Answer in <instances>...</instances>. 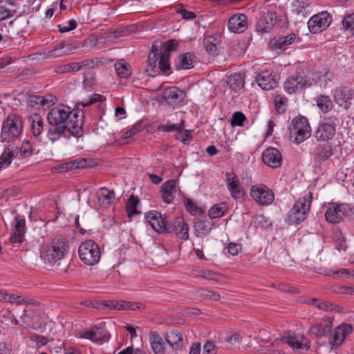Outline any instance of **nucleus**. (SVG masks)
<instances>
[{
  "label": "nucleus",
  "mask_w": 354,
  "mask_h": 354,
  "mask_svg": "<svg viewBox=\"0 0 354 354\" xmlns=\"http://www.w3.org/2000/svg\"><path fill=\"white\" fill-rule=\"evenodd\" d=\"M262 160L268 166L277 168L281 165L282 156L277 149L270 147L265 150L262 153Z\"/></svg>",
  "instance_id": "18"
},
{
  "label": "nucleus",
  "mask_w": 354,
  "mask_h": 354,
  "mask_svg": "<svg viewBox=\"0 0 354 354\" xmlns=\"http://www.w3.org/2000/svg\"><path fill=\"white\" fill-rule=\"evenodd\" d=\"M225 181L233 198L239 199L243 197L244 194L243 187L239 177L233 171L226 172Z\"/></svg>",
  "instance_id": "13"
},
{
  "label": "nucleus",
  "mask_w": 354,
  "mask_h": 354,
  "mask_svg": "<svg viewBox=\"0 0 354 354\" xmlns=\"http://www.w3.org/2000/svg\"><path fill=\"white\" fill-rule=\"evenodd\" d=\"M283 345L288 344L293 351L303 353L310 348V342L304 335L296 334L293 331H287L281 338Z\"/></svg>",
  "instance_id": "7"
},
{
  "label": "nucleus",
  "mask_w": 354,
  "mask_h": 354,
  "mask_svg": "<svg viewBox=\"0 0 354 354\" xmlns=\"http://www.w3.org/2000/svg\"><path fill=\"white\" fill-rule=\"evenodd\" d=\"M149 341L151 348L155 354H165L164 343L162 338L156 332H151Z\"/></svg>",
  "instance_id": "31"
},
{
  "label": "nucleus",
  "mask_w": 354,
  "mask_h": 354,
  "mask_svg": "<svg viewBox=\"0 0 354 354\" xmlns=\"http://www.w3.org/2000/svg\"><path fill=\"white\" fill-rule=\"evenodd\" d=\"M145 218L151 227L158 234L167 231L169 223L166 217L157 211H150L146 214Z\"/></svg>",
  "instance_id": "15"
},
{
  "label": "nucleus",
  "mask_w": 354,
  "mask_h": 354,
  "mask_svg": "<svg viewBox=\"0 0 354 354\" xmlns=\"http://www.w3.org/2000/svg\"><path fill=\"white\" fill-rule=\"evenodd\" d=\"M335 236V244L337 250L339 251H345L347 248V246L345 243L344 237L342 235L341 232H337Z\"/></svg>",
  "instance_id": "56"
},
{
  "label": "nucleus",
  "mask_w": 354,
  "mask_h": 354,
  "mask_svg": "<svg viewBox=\"0 0 354 354\" xmlns=\"http://www.w3.org/2000/svg\"><path fill=\"white\" fill-rule=\"evenodd\" d=\"M352 331L353 326L351 324L346 323L340 324L335 329L331 344L333 346H339Z\"/></svg>",
  "instance_id": "21"
},
{
  "label": "nucleus",
  "mask_w": 354,
  "mask_h": 354,
  "mask_svg": "<svg viewBox=\"0 0 354 354\" xmlns=\"http://www.w3.org/2000/svg\"><path fill=\"white\" fill-rule=\"evenodd\" d=\"M338 119L335 116L324 118L315 132L317 140L325 141L330 140L335 134Z\"/></svg>",
  "instance_id": "8"
},
{
  "label": "nucleus",
  "mask_w": 354,
  "mask_h": 354,
  "mask_svg": "<svg viewBox=\"0 0 354 354\" xmlns=\"http://www.w3.org/2000/svg\"><path fill=\"white\" fill-rule=\"evenodd\" d=\"M80 70L84 69V68H94L95 66L97 65L98 61L95 59H85L80 62H78Z\"/></svg>",
  "instance_id": "57"
},
{
  "label": "nucleus",
  "mask_w": 354,
  "mask_h": 354,
  "mask_svg": "<svg viewBox=\"0 0 354 354\" xmlns=\"http://www.w3.org/2000/svg\"><path fill=\"white\" fill-rule=\"evenodd\" d=\"M177 42L175 40H169L165 43V53L164 54H168L169 55V53L171 51H174L176 50V48L177 46Z\"/></svg>",
  "instance_id": "59"
},
{
  "label": "nucleus",
  "mask_w": 354,
  "mask_h": 354,
  "mask_svg": "<svg viewBox=\"0 0 354 354\" xmlns=\"http://www.w3.org/2000/svg\"><path fill=\"white\" fill-rule=\"evenodd\" d=\"M317 106L325 113L328 112L333 108V103L327 95H320L317 100Z\"/></svg>",
  "instance_id": "42"
},
{
  "label": "nucleus",
  "mask_w": 354,
  "mask_h": 354,
  "mask_svg": "<svg viewBox=\"0 0 354 354\" xmlns=\"http://www.w3.org/2000/svg\"><path fill=\"white\" fill-rule=\"evenodd\" d=\"M250 195L252 200L262 206L272 204L274 199L272 191L263 184L252 185L250 188Z\"/></svg>",
  "instance_id": "9"
},
{
  "label": "nucleus",
  "mask_w": 354,
  "mask_h": 354,
  "mask_svg": "<svg viewBox=\"0 0 354 354\" xmlns=\"http://www.w3.org/2000/svg\"><path fill=\"white\" fill-rule=\"evenodd\" d=\"M26 232L25 219L20 216H17L15 218L14 232L10 238L12 243H21L24 240Z\"/></svg>",
  "instance_id": "24"
},
{
  "label": "nucleus",
  "mask_w": 354,
  "mask_h": 354,
  "mask_svg": "<svg viewBox=\"0 0 354 354\" xmlns=\"http://www.w3.org/2000/svg\"><path fill=\"white\" fill-rule=\"evenodd\" d=\"M115 69L118 75L122 78H127L131 74L130 65L123 59L118 60L115 62Z\"/></svg>",
  "instance_id": "35"
},
{
  "label": "nucleus",
  "mask_w": 354,
  "mask_h": 354,
  "mask_svg": "<svg viewBox=\"0 0 354 354\" xmlns=\"http://www.w3.org/2000/svg\"><path fill=\"white\" fill-rule=\"evenodd\" d=\"M78 253L81 261L88 266L96 264L101 256L98 245L92 240L83 242L79 247Z\"/></svg>",
  "instance_id": "6"
},
{
  "label": "nucleus",
  "mask_w": 354,
  "mask_h": 354,
  "mask_svg": "<svg viewBox=\"0 0 354 354\" xmlns=\"http://www.w3.org/2000/svg\"><path fill=\"white\" fill-rule=\"evenodd\" d=\"M94 80V76L91 72H87L84 73L83 84L85 88H91Z\"/></svg>",
  "instance_id": "58"
},
{
  "label": "nucleus",
  "mask_w": 354,
  "mask_h": 354,
  "mask_svg": "<svg viewBox=\"0 0 354 354\" xmlns=\"http://www.w3.org/2000/svg\"><path fill=\"white\" fill-rule=\"evenodd\" d=\"M18 156V147L10 145L0 156V171L8 167L12 160Z\"/></svg>",
  "instance_id": "25"
},
{
  "label": "nucleus",
  "mask_w": 354,
  "mask_h": 354,
  "mask_svg": "<svg viewBox=\"0 0 354 354\" xmlns=\"http://www.w3.org/2000/svg\"><path fill=\"white\" fill-rule=\"evenodd\" d=\"M227 84L232 89L239 91L243 88L244 80L241 74L236 73L228 77Z\"/></svg>",
  "instance_id": "38"
},
{
  "label": "nucleus",
  "mask_w": 354,
  "mask_h": 354,
  "mask_svg": "<svg viewBox=\"0 0 354 354\" xmlns=\"http://www.w3.org/2000/svg\"><path fill=\"white\" fill-rule=\"evenodd\" d=\"M77 27V22L75 20H70L65 24L58 26L60 32H67L74 30Z\"/></svg>",
  "instance_id": "54"
},
{
  "label": "nucleus",
  "mask_w": 354,
  "mask_h": 354,
  "mask_svg": "<svg viewBox=\"0 0 354 354\" xmlns=\"http://www.w3.org/2000/svg\"><path fill=\"white\" fill-rule=\"evenodd\" d=\"M160 55L157 48L153 47L151 52L149 55L148 62L151 67L154 68L156 66V62L159 60Z\"/></svg>",
  "instance_id": "55"
},
{
  "label": "nucleus",
  "mask_w": 354,
  "mask_h": 354,
  "mask_svg": "<svg viewBox=\"0 0 354 354\" xmlns=\"http://www.w3.org/2000/svg\"><path fill=\"white\" fill-rule=\"evenodd\" d=\"M30 129L34 136H39L44 130V121L39 114H33L28 117Z\"/></svg>",
  "instance_id": "30"
},
{
  "label": "nucleus",
  "mask_w": 354,
  "mask_h": 354,
  "mask_svg": "<svg viewBox=\"0 0 354 354\" xmlns=\"http://www.w3.org/2000/svg\"><path fill=\"white\" fill-rule=\"evenodd\" d=\"M176 181L168 180L161 186L162 198L167 203H171L174 199V194L177 192Z\"/></svg>",
  "instance_id": "27"
},
{
  "label": "nucleus",
  "mask_w": 354,
  "mask_h": 354,
  "mask_svg": "<svg viewBox=\"0 0 354 354\" xmlns=\"http://www.w3.org/2000/svg\"><path fill=\"white\" fill-rule=\"evenodd\" d=\"M277 19V15L273 12H268L263 15L257 23V31L259 32H268L275 25Z\"/></svg>",
  "instance_id": "19"
},
{
  "label": "nucleus",
  "mask_w": 354,
  "mask_h": 354,
  "mask_svg": "<svg viewBox=\"0 0 354 354\" xmlns=\"http://www.w3.org/2000/svg\"><path fill=\"white\" fill-rule=\"evenodd\" d=\"M21 319L27 327L37 329L41 326L33 310H24L23 315L21 316Z\"/></svg>",
  "instance_id": "32"
},
{
  "label": "nucleus",
  "mask_w": 354,
  "mask_h": 354,
  "mask_svg": "<svg viewBox=\"0 0 354 354\" xmlns=\"http://www.w3.org/2000/svg\"><path fill=\"white\" fill-rule=\"evenodd\" d=\"M158 65L161 71H167L170 68L169 55L168 54L163 53L160 56Z\"/></svg>",
  "instance_id": "53"
},
{
  "label": "nucleus",
  "mask_w": 354,
  "mask_h": 354,
  "mask_svg": "<svg viewBox=\"0 0 354 354\" xmlns=\"http://www.w3.org/2000/svg\"><path fill=\"white\" fill-rule=\"evenodd\" d=\"M166 232H174L179 239L184 241L189 239V226L181 218H175L172 225L169 224Z\"/></svg>",
  "instance_id": "17"
},
{
  "label": "nucleus",
  "mask_w": 354,
  "mask_h": 354,
  "mask_svg": "<svg viewBox=\"0 0 354 354\" xmlns=\"http://www.w3.org/2000/svg\"><path fill=\"white\" fill-rule=\"evenodd\" d=\"M211 230L210 224L204 221H200L195 224V234L197 237L207 235Z\"/></svg>",
  "instance_id": "40"
},
{
  "label": "nucleus",
  "mask_w": 354,
  "mask_h": 354,
  "mask_svg": "<svg viewBox=\"0 0 354 354\" xmlns=\"http://www.w3.org/2000/svg\"><path fill=\"white\" fill-rule=\"evenodd\" d=\"M333 98L339 106L348 109L354 98V89L348 86L338 87L334 91Z\"/></svg>",
  "instance_id": "12"
},
{
  "label": "nucleus",
  "mask_w": 354,
  "mask_h": 354,
  "mask_svg": "<svg viewBox=\"0 0 354 354\" xmlns=\"http://www.w3.org/2000/svg\"><path fill=\"white\" fill-rule=\"evenodd\" d=\"M196 277H201L209 280L217 281L219 279V274L209 270H198L194 271Z\"/></svg>",
  "instance_id": "43"
},
{
  "label": "nucleus",
  "mask_w": 354,
  "mask_h": 354,
  "mask_svg": "<svg viewBox=\"0 0 354 354\" xmlns=\"http://www.w3.org/2000/svg\"><path fill=\"white\" fill-rule=\"evenodd\" d=\"M342 24L346 30L354 31V14L346 16L342 21Z\"/></svg>",
  "instance_id": "52"
},
{
  "label": "nucleus",
  "mask_w": 354,
  "mask_h": 354,
  "mask_svg": "<svg viewBox=\"0 0 354 354\" xmlns=\"http://www.w3.org/2000/svg\"><path fill=\"white\" fill-rule=\"evenodd\" d=\"M84 113L82 109L71 110L68 106L61 104L50 110L47 115L49 129L47 136L52 142L58 140L66 131L74 136L82 132Z\"/></svg>",
  "instance_id": "1"
},
{
  "label": "nucleus",
  "mask_w": 354,
  "mask_h": 354,
  "mask_svg": "<svg viewBox=\"0 0 354 354\" xmlns=\"http://www.w3.org/2000/svg\"><path fill=\"white\" fill-rule=\"evenodd\" d=\"M282 346L281 339H277L271 344L263 348L261 352L263 354H285L284 351L281 348Z\"/></svg>",
  "instance_id": "37"
},
{
  "label": "nucleus",
  "mask_w": 354,
  "mask_h": 354,
  "mask_svg": "<svg viewBox=\"0 0 354 354\" xmlns=\"http://www.w3.org/2000/svg\"><path fill=\"white\" fill-rule=\"evenodd\" d=\"M227 210L226 204L224 203L216 204L208 211V215L211 218H216L223 216Z\"/></svg>",
  "instance_id": "41"
},
{
  "label": "nucleus",
  "mask_w": 354,
  "mask_h": 354,
  "mask_svg": "<svg viewBox=\"0 0 354 354\" xmlns=\"http://www.w3.org/2000/svg\"><path fill=\"white\" fill-rule=\"evenodd\" d=\"M185 205L187 209L192 214H196L199 212L198 207L190 200L186 199Z\"/></svg>",
  "instance_id": "61"
},
{
  "label": "nucleus",
  "mask_w": 354,
  "mask_h": 354,
  "mask_svg": "<svg viewBox=\"0 0 354 354\" xmlns=\"http://www.w3.org/2000/svg\"><path fill=\"white\" fill-rule=\"evenodd\" d=\"M204 351L208 354L216 353V346L213 342L207 341L203 346Z\"/></svg>",
  "instance_id": "63"
},
{
  "label": "nucleus",
  "mask_w": 354,
  "mask_h": 354,
  "mask_svg": "<svg viewBox=\"0 0 354 354\" xmlns=\"http://www.w3.org/2000/svg\"><path fill=\"white\" fill-rule=\"evenodd\" d=\"M255 80L258 85L263 90H272L278 86L277 79L268 71L261 72L256 76Z\"/></svg>",
  "instance_id": "22"
},
{
  "label": "nucleus",
  "mask_w": 354,
  "mask_h": 354,
  "mask_svg": "<svg viewBox=\"0 0 354 354\" xmlns=\"http://www.w3.org/2000/svg\"><path fill=\"white\" fill-rule=\"evenodd\" d=\"M351 211L350 204L331 203L325 212L326 220L330 223H339L350 214Z\"/></svg>",
  "instance_id": "10"
},
{
  "label": "nucleus",
  "mask_w": 354,
  "mask_h": 354,
  "mask_svg": "<svg viewBox=\"0 0 354 354\" xmlns=\"http://www.w3.org/2000/svg\"><path fill=\"white\" fill-rule=\"evenodd\" d=\"M142 307L140 303H133L131 301H117L115 306V310H136Z\"/></svg>",
  "instance_id": "39"
},
{
  "label": "nucleus",
  "mask_w": 354,
  "mask_h": 354,
  "mask_svg": "<svg viewBox=\"0 0 354 354\" xmlns=\"http://www.w3.org/2000/svg\"><path fill=\"white\" fill-rule=\"evenodd\" d=\"M274 102L277 111L279 113H284L286 109L288 99L282 95H276L274 96Z\"/></svg>",
  "instance_id": "44"
},
{
  "label": "nucleus",
  "mask_w": 354,
  "mask_h": 354,
  "mask_svg": "<svg viewBox=\"0 0 354 354\" xmlns=\"http://www.w3.org/2000/svg\"><path fill=\"white\" fill-rule=\"evenodd\" d=\"M178 12L182 15V17L185 19H192L195 18L196 15L191 11H187L183 7L178 10Z\"/></svg>",
  "instance_id": "64"
},
{
  "label": "nucleus",
  "mask_w": 354,
  "mask_h": 354,
  "mask_svg": "<svg viewBox=\"0 0 354 354\" xmlns=\"http://www.w3.org/2000/svg\"><path fill=\"white\" fill-rule=\"evenodd\" d=\"M295 34L275 37L270 40V46L273 50L284 49L286 46L291 44L295 40Z\"/></svg>",
  "instance_id": "29"
},
{
  "label": "nucleus",
  "mask_w": 354,
  "mask_h": 354,
  "mask_svg": "<svg viewBox=\"0 0 354 354\" xmlns=\"http://www.w3.org/2000/svg\"><path fill=\"white\" fill-rule=\"evenodd\" d=\"M32 145L28 140L24 141L20 148L18 149V154H20L24 158H28L32 156Z\"/></svg>",
  "instance_id": "48"
},
{
  "label": "nucleus",
  "mask_w": 354,
  "mask_h": 354,
  "mask_svg": "<svg viewBox=\"0 0 354 354\" xmlns=\"http://www.w3.org/2000/svg\"><path fill=\"white\" fill-rule=\"evenodd\" d=\"M216 39L213 37H209L204 40L206 50L211 54H215L217 50Z\"/></svg>",
  "instance_id": "51"
},
{
  "label": "nucleus",
  "mask_w": 354,
  "mask_h": 354,
  "mask_svg": "<svg viewBox=\"0 0 354 354\" xmlns=\"http://www.w3.org/2000/svg\"><path fill=\"white\" fill-rule=\"evenodd\" d=\"M97 203L103 208L109 207L115 199V193L106 187H102L97 192Z\"/></svg>",
  "instance_id": "28"
},
{
  "label": "nucleus",
  "mask_w": 354,
  "mask_h": 354,
  "mask_svg": "<svg viewBox=\"0 0 354 354\" xmlns=\"http://www.w3.org/2000/svg\"><path fill=\"white\" fill-rule=\"evenodd\" d=\"M55 97L52 95L46 96L35 95L31 98V102H35L37 105H39L42 109L49 108L54 104Z\"/></svg>",
  "instance_id": "36"
},
{
  "label": "nucleus",
  "mask_w": 354,
  "mask_h": 354,
  "mask_svg": "<svg viewBox=\"0 0 354 354\" xmlns=\"http://www.w3.org/2000/svg\"><path fill=\"white\" fill-rule=\"evenodd\" d=\"M138 203V199L137 197L134 196H131L128 200L127 203V209L128 212V216L129 217L132 216L133 214L138 213L136 210L137 205Z\"/></svg>",
  "instance_id": "50"
},
{
  "label": "nucleus",
  "mask_w": 354,
  "mask_h": 354,
  "mask_svg": "<svg viewBox=\"0 0 354 354\" xmlns=\"http://www.w3.org/2000/svg\"><path fill=\"white\" fill-rule=\"evenodd\" d=\"M17 296V295H15L13 294L8 295L6 292H1L0 301H6V302H10V303H15Z\"/></svg>",
  "instance_id": "62"
},
{
  "label": "nucleus",
  "mask_w": 354,
  "mask_h": 354,
  "mask_svg": "<svg viewBox=\"0 0 354 354\" xmlns=\"http://www.w3.org/2000/svg\"><path fill=\"white\" fill-rule=\"evenodd\" d=\"M15 12V9L8 8L6 6V2L4 0H0V21L12 17Z\"/></svg>",
  "instance_id": "45"
},
{
  "label": "nucleus",
  "mask_w": 354,
  "mask_h": 354,
  "mask_svg": "<svg viewBox=\"0 0 354 354\" xmlns=\"http://www.w3.org/2000/svg\"><path fill=\"white\" fill-rule=\"evenodd\" d=\"M241 248L242 246L241 244L230 243L227 247L228 252L232 256L237 255L241 250Z\"/></svg>",
  "instance_id": "60"
},
{
  "label": "nucleus",
  "mask_w": 354,
  "mask_h": 354,
  "mask_svg": "<svg viewBox=\"0 0 354 354\" xmlns=\"http://www.w3.org/2000/svg\"><path fill=\"white\" fill-rule=\"evenodd\" d=\"M23 129V122L21 117L16 114L9 115L4 120L0 139L1 142H10L18 138Z\"/></svg>",
  "instance_id": "4"
},
{
  "label": "nucleus",
  "mask_w": 354,
  "mask_h": 354,
  "mask_svg": "<svg viewBox=\"0 0 354 354\" xmlns=\"http://www.w3.org/2000/svg\"><path fill=\"white\" fill-rule=\"evenodd\" d=\"M108 333L102 326H95L89 330L83 332L80 337L97 342L105 340L107 338Z\"/></svg>",
  "instance_id": "23"
},
{
  "label": "nucleus",
  "mask_w": 354,
  "mask_h": 354,
  "mask_svg": "<svg viewBox=\"0 0 354 354\" xmlns=\"http://www.w3.org/2000/svg\"><path fill=\"white\" fill-rule=\"evenodd\" d=\"M166 340L168 344L174 349H179L183 347V335L180 332L177 330H173L167 333L166 335Z\"/></svg>",
  "instance_id": "34"
},
{
  "label": "nucleus",
  "mask_w": 354,
  "mask_h": 354,
  "mask_svg": "<svg viewBox=\"0 0 354 354\" xmlns=\"http://www.w3.org/2000/svg\"><path fill=\"white\" fill-rule=\"evenodd\" d=\"M312 200V192H309L304 196L299 198L288 213V223L296 225L306 220L310 209Z\"/></svg>",
  "instance_id": "2"
},
{
  "label": "nucleus",
  "mask_w": 354,
  "mask_h": 354,
  "mask_svg": "<svg viewBox=\"0 0 354 354\" xmlns=\"http://www.w3.org/2000/svg\"><path fill=\"white\" fill-rule=\"evenodd\" d=\"M90 165L89 160L87 159H76L66 163V168L69 169H77L80 168H86Z\"/></svg>",
  "instance_id": "46"
},
{
  "label": "nucleus",
  "mask_w": 354,
  "mask_h": 354,
  "mask_svg": "<svg viewBox=\"0 0 354 354\" xmlns=\"http://www.w3.org/2000/svg\"><path fill=\"white\" fill-rule=\"evenodd\" d=\"M333 321L330 317L323 319L318 324L310 328V332L316 336H326L330 333Z\"/></svg>",
  "instance_id": "26"
},
{
  "label": "nucleus",
  "mask_w": 354,
  "mask_h": 354,
  "mask_svg": "<svg viewBox=\"0 0 354 354\" xmlns=\"http://www.w3.org/2000/svg\"><path fill=\"white\" fill-rule=\"evenodd\" d=\"M246 120V117L241 111L234 112L230 119V124L232 127H243L244 122Z\"/></svg>",
  "instance_id": "47"
},
{
  "label": "nucleus",
  "mask_w": 354,
  "mask_h": 354,
  "mask_svg": "<svg viewBox=\"0 0 354 354\" xmlns=\"http://www.w3.org/2000/svg\"><path fill=\"white\" fill-rule=\"evenodd\" d=\"M102 96L98 94H94L92 96L89 97L88 99H85L82 102H79L77 104V107L75 109H81L80 107H86L88 106L97 102L102 101Z\"/></svg>",
  "instance_id": "49"
},
{
  "label": "nucleus",
  "mask_w": 354,
  "mask_h": 354,
  "mask_svg": "<svg viewBox=\"0 0 354 354\" xmlns=\"http://www.w3.org/2000/svg\"><path fill=\"white\" fill-rule=\"evenodd\" d=\"M193 54L187 53L179 56L175 66L178 70L189 69L193 67Z\"/></svg>",
  "instance_id": "33"
},
{
  "label": "nucleus",
  "mask_w": 354,
  "mask_h": 354,
  "mask_svg": "<svg viewBox=\"0 0 354 354\" xmlns=\"http://www.w3.org/2000/svg\"><path fill=\"white\" fill-rule=\"evenodd\" d=\"M66 239L56 237L50 243L45 245L41 252V258L44 263L53 264L62 259L66 251Z\"/></svg>",
  "instance_id": "3"
},
{
  "label": "nucleus",
  "mask_w": 354,
  "mask_h": 354,
  "mask_svg": "<svg viewBox=\"0 0 354 354\" xmlns=\"http://www.w3.org/2000/svg\"><path fill=\"white\" fill-rule=\"evenodd\" d=\"M248 26V18L243 14L234 15L229 19L227 23L229 30L235 33L243 32Z\"/></svg>",
  "instance_id": "20"
},
{
  "label": "nucleus",
  "mask_w": 354,
  "mask_h": 354,
  "mask_svg": "<svg viewBox=\"0 0 354 354\" xmlns=\"http://www.w3.org/2000/svg\"><path fill=\"white\" fill-rule=\"evenodd\" d=\"M185 96L186 94L184 91L175 86L166 88L163 92L165 100L173 106H179L183 104Z\"/></svg>",
  "instance_id": "16"
},
{
  "label": "nucleus",
  "mask_w": 354,
  "mask_h": 354,
  "mask_svg": "<svg viewBox=\"0 0 354 354\" xmlns=\"http://www.w3.org/2000/svg\"><path fill=\"white\" fill-rule=\"evenodd\" d=\"M290 135L294 138L295 142L299 144L311 135V128L306 118L299 116L292 120L290 127Z\"/></svg>",
  "instance_id": "5"
},
{
  "label": "nucleus",
  "mask_w": 354,
  "mask_h": 354,
  "mask_svg": "<svg viewBox=\"0 0 354 354\" xmlns=\"http://www.w3.org/2000/svg\"><path fill=\"white\" fill-rule=\"evenodd\" d=\"M332 21L326 12H322L313 16L308 21V27L312 33H318L326 30Z\"/></svg>",
  "instance_id": "11"
},
{
  "label": "nucleus",
  "mask_w": 354,
  "mask_h": 354,
  "mask_svg": "<svg viewBox=\"0 0 354 354\" xmlns=\"http://www.w3.org/2000/svg\"><path fill=\"white\" fill-rule=\"evenodd\" d=\"M311 83L309 80L300 75L289 77L284 82V90L289 94L295 93L299 91L310 86Z\"/></svg>",
  "instance_id": "14"
}]
</instances>
